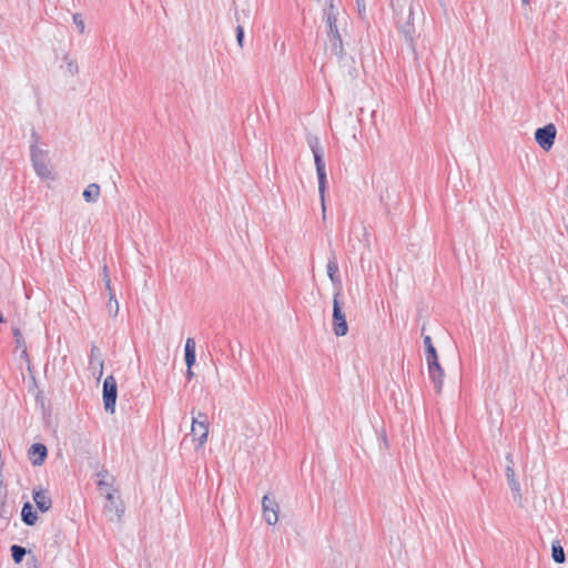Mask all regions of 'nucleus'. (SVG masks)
Segmentation results:
<instances>
[{
  "instance_id": "1",
  "label": "nucleus",
  "mask_w": 568,
  "mask_h": 568,
  "mask_svg": "<svg viewBox=\"0 0 568 568\" xmlns=\"http://www.w3.org/2000/svg\"><path fill=\"white\" fill-rule=\"evenodd\" d=\"M323 16L327 27L328 49L332 54L341 57L343 53V42L337 27L338 11L334 6V0H326Z\"/></svg>"
},
{
  "instance_id": "2",
  "label": "nucleus",
  "mask_w": 568,
  "mask_h": 568,
  "mask_svg": "<svg viewBox=\"0 0 568 568\" xmlns=\"http://www.w3.org/2000/svg\"><path fill=\"white\" fill-rule=\"evenodd\" d=\"M308 145L312 150L317 179H318V193L321 197V206H322V217L323 220L326 219V204H325V192H326V171H325V163L323 160V150L320 145V140L316 136L308 139Z\"/></svg>"
},
{
  "instance_id": "3",
  "label": "nucleus",
  "mask_w": 568,
  "mask_h": 568,
  "mask_svg": "<svg viewBox=\"0 0 568 568\" xmlns=\"http://www.w3.org/2000/svg\"><path fill=\"white\" fill-rule=\"evenodd\" d=\"M342 288L339 287L333 297V332L336 336H345L348 332L345 314L342 308Z\"/></svg>"
},
{
  "instance_id": "4",
  "label": "nucleus",
  "mask_w": 568,
  "mask_h": 568,
  "mask_svg": "<svg viewBox=\"0 0 568 568\" xmlns=\"http://www.w3.org/2000/svg\"><path fill=\"white\" fill-rule=\"evenodd\" d=\"M118 397V386L114 376H108L103 382V405L105 412L113 414L115 412V402Z\"/></svg>"
},
{
  "instance_id": "5",
  "label": "nucleus",
  "mask_w": 568,
  "mask_h": 568,
  "mask_svg": "<svg viewBox=\"0 0 568 568\" xmlns=\"http://www.w3.org/2000/svg\"><path fill=\"white\" fill-rule=\"evenodd\" d=\"M556 132L557 131L554 124H547L536 130L535 140L542 150L548 151L554 145Z\"/></svg>"
},
{
  "instance_id": "6",
  "label": "nucleus",
  "mask_w": 568,
  "mask_h": 568,
  "mask_svg": "<svg viewBox=\"0 0 568 568\" xmlns=\"http://www.w3.org/2000/svg\"><path fill=\"white\" fill-rule=\"evenodd\" d=\"M506 460L508 463V465L506 467V478H507L509 488H510V490L513 493L514 500L520 505L523 496H521V493H520V484L516 479V476H515L513 455L508 454L506 456Z\"/></svg>"
},
{
  "instance_id": "7",
  "label": "nucleus",
  "mask_w": 568,
  "mask_h": 568,
  "mask_svg": "<svg viewBox=\"0 0 568 568\" xmlns=\"http://www.w3.org/2000/svg\"><path fill=\"white\" fill-rule=\"evenodd\" d=\"M103 367H104V362L102 358L101 349L98 346L92 345L91 351H90V356H89V369L92 372V375L98 381H100V378L103 375Z\"/></svg>"
},
{
  "instance_id": "8",
  "label": "nucleus",
  "mask_w": 568,
  "mask_h": 568,
  "mask_svg": "<svg viewBox=\"0 0 568 568\" xmlns=\"http://www.w3.org/2000/svg\"><path fill=\"white\" fill-rule=\"evenodd\" d=\"M426 362H427V366H428V374H429L430 379L434 383L435 390H436V393H440L442 388H443L445 373H444L443 367L438 363V357L428 359Z\"/></svg>"
},
{
  "instance_id": "9",
  "label": "nucleus",
  "mask_w": 568,
  "mask_h": 568,
  "mask_svg": "<svg viewBox=\"0 0 568 568\" xmlns=\"http://www.w3.org/2000/svg\"><path fill=\"white\" fill-rule=\"evenodd\" d=\"M263 517L268 525H275L278 520V505L277 503L264 496L262 499Z\"/></svg>"
},
{
  "instance_id": "10",
  "label": "nucleus",
  "mask_w": 568,
  "mask_h": 568,
  "mask_svg": "<svg viewBox=\"0 0 568 568\" xmlns=\"http://www.w3.org/2000/svg\"><path fill=\"white\" fill-rule=\"evenodd\" d=\"M32 497H33V501L36 503L37 508L41 513H47L51 509L52 499H51L49 490L42 489V488L33 489Z\"/></svg>"
},
{
  "instance_id": "11",
  "label": "nucleus",
  "mask_w": 568,
  "mask_h": 568,
  "mask_svg": "<svg viewBox=\"0 0 568 568\" xmlns=\"http://www.w3.org/2000/svg\"><path fill=\"white\" fill-rule=\"evenodd\" d=\"M191 435L193 436V440L197 442V448H201L207 440L209 424L192 420Z\"/></svg>"
},
{
  "instance_id": "12",
  "label": "nucleus",
  "mask_w": 568,
  "mask_h": 568,
  "mask_svg": "<svg viewBox=\"0 0 568 568\" xmlns=\"http://www.w3.org/2000/svg\"><path fill=\"white\" fill-rule=\"evenodd\" d=\"M414 9L410 6L408 10L407 21L399 26V32L403 34L406 42L414 49V36H415V26L413 22Z\"/></svg>"
},
{
  "instance_id": "13",
  "label": "nucleus",
  "mask_w": 568,
  "mask_h": 568,
  "mask_svg": "<svg viewBox=\"0 0 568 568\" xmlns=\"http://www.w3.org/2000/svg\"><path fill=\"white\" fill-rule=\"evenodd\" d=\"M104 497L106 499L105 510L113 513L115 517L120 519L124 513V507L120 497L115 496V493H108Z\"/></svg>"
},
{
  "instance_id": "14",
  "label": "nucleus",
  "mask_w": 568,
  "mask_h": 568,
  "mask_svg": "<svg viewBox=\"0 0 568 568\" xmlns=\"http://www.w3.org/2000/svg\"><path fill=\"white\" fill-rule=\"evenodd\" d=\"M31 159L37 174L41 178H48L50 175V171L47 166L45 159L42 152L32 150Z\"/></svg>"
},
{
  "instance_id": "15",
  "label": "nucleus",
  "mask_w": 568,
  "mask_h": 568,
  "mask_svg": "<svg viewBox=\"0 0 568 568\" xmlns=\"http://www.w3.org/2000/svg\"><path fill=\"white\" fill-rule=\"evenodd\" d=\"M47 454L48 450L43 444L36 443L29 448V457L34 466L42 465Z\"/></svg>"
},
{
  "instance_id": "16",
  "label": "nucleus",
  "mask_w": 568,
  "mask_h": 568,
  "mask_svg": "<svg viewBox=\"0 0 568 568\" xmlns=\"http://www.w3.org/2000/svg\"><path fill=\"white\" fill-rule=\"evenodd\" d=\"M327 275H328L329 280L332 281V283L334 284V286L336 287V291L339 287L342 288L341 278L338 276V264H337L335 256L329 258V261L327 263Z\"/></svg>"
},
{
  "instance_id": "17",
  "label": "nucleus",
  "mask_w": 568,
  "mask_h": 568,
  "mask_svg": "<svg viewBox=\"0 0 568 568\" xmlns=\"http://www.w3.org/2000/svg\"><path fill=\"white\" fill-rule=\"evenodd\" d=\"M21 517L22 521L28 526H33L38 520L37 513L33 510V506L30 503L23 504L21 509Z\"/></svg>"
},
{
  "instance_id": "18",
  "label": "nucleus",
  "mask_w": 568,
  "mask_h": 568,
  "mask_svg": "<svg viewBox=\"0 0 568 568\" xmlns=\"http://www.w3.org/2000/svg\"><path fill=\"white\" fill-rule=\"evenodd\" d=\"M195 341L192 337H189L185 342V363L189 368H191L195 363Z\"/></svg>"
},
{
  "instance_id": "19",
  "label": "nucleus",
  "mask_w": 568,
  "mask_h": 568,
  "mask_svg": "<svg viewBox=\"0 0 568 568\" xmlns=\"http://www.w3.org/2000/svg\"><path fill=\"white\" fill-rule=\"evenodd\" d=\"M83 199L88 203H95L100 196V186L97 183L89 184L83 191Z\"/></svg>"
},
{
  "instance_id": "20",
  "label": "nucleus",
  "mask_w": 568,
  "mask_h": 568,
  "mask_svg": "<svg viewBox=\"0 0 568 568\" xmlns=\"http://www.w3.org/2000/svg\"><path fill=\"white\" fill-rule=\"evenodd\" d=\"M115 477L108 478L106 480H97V486L101 495L105 496L108 493H116L114 488Z\"/></svg>"
},
{
  "instance_id": "21",
  "label": "nucleus",
  "mask_w": 568,
  "mask_h": 568,
  "mask_svg": "<svg viewBox=\"0 0 568 568\" xmlns=\"http://www.w3.org/2000/svg\"><path fill=\"white\" fill-rule=\"evenodd\" d=\"M551 556L557 564H562L566 560L565 551L559 541L552 542Z\"/></svg>"
},
{
  "instance_id": "22",
  "label": "nucleus",
  "mask_w": 568,
  "mask_h": 568,
  "mask_svg": "<svg viewBox=\"0 0 568 568\" xmlns=\"http://www.w3.org/2000/svg\"><path fill=\"white\" fill-rule=\"evenodd\" d=\"M13 336H14V341H16V347L18 349H21V355L22 356H27V345H26V342H24V338L22 336V333L20 332L19 328H13Z\"/></svg>"
},
{
  "instance_id": "23",
  "label": "nucleus",
  "mask_w": 568,
  "mask_h": 568,
  "mask_svg": "<svg viewBox=\"0 0 568 568\" xmlns=\"http://www.w3.org/2000/svg\"><path fill=\"white\" fill-rule=\"evenodd\" d=\"M235 20L237 22V26L244 27V24L248 23V21L251 20V9L247 7L243 8L241 11H236Z\"/></svg>"
},
{
  "instance_id": "24",
  "label": "nucleus",
  "mask_w": 568,
  "mask_h": 568,
  "mask_svg": "<svg viewBox=\"0 0 568 568\" xmlns=\"http://www.w3.org/2000/svg\"><path fill=\"white\" fill-rule=\"evenodd\" d=\"M424 345H425L426 361L437 358L436 348L433 345L430 336L426 335L424 337Z\"/></svg>"
},
{
  "instance_id": "25",
  "label": "nucleus",
  "mask_w": 568,
  "mask_h": 568,
  "mask_svg": "<svg viewBox=\"0 0 568 568\" xmlns=\"http://www.w3.org/2000/svg\"><path fill=\"white\" fill-rule=\"evenodd\" d=\"M26 554H27V551H26V549L22 546H19V545L11 546V556H12V559L17 564L22 561V559L26 556Z\"/></svg>"
},
{
  "instance_id": "26",
  "label": "nucleus",
  "mask_w": 568,
  "mask_h": 568,
  "mask_svg": "<svg viewBox=\"0 0 568 568\" xmlns=\"http://www.w3.org/2000/svg\"><path fill=\"white\" fill-rule=\"evenodd\" d=\"M106 308H108V312L113 316H116L119 313V303H118L113 292H111V294L109 296V302L106 304Z\"/></svg>"
},
{
  "instance_id": "27",
  "label": "nucleus",
  "mask_w": 568,
  "mask_h": 568,
  "mask_svg": "<svg viewBox=\"0 0 568 568\" xmlns=\"http://www.w3.org/2000/svg\"><path fill=\"white\" fill-rule=\"evenodd\" d=\"M64 61L67 62L68 72L72 75H75L79 72L77 62L72 59H69L68 57L64 58Z\"/></svg>"
},
{
  "instance_id": "28",
  "label": "nucleus",
  "mask_w": 568,
  "mask_h": 568,
  "mask_svg": "<svg viewBox=\"0 0 568 568\" xmlns=\"http://www.w3.org/2000/svg\"><path fill=\"white\" fill-rule=\"evenodd\" d=\"M192 420H196L203 424H209L207 415L203 412H197L196 415H194V412H192Z\"/></svg>"
},
{
  "instance_id": "29",
  "label": "nucleus",
  "mask_w": 568,
  "mask_h": 568,
  "mask_svg": "<svg viewBox=\"0 0 568 568\" xmlns=\"http://www.w3.org/2000/svg\"><path fill=\"white\" fill-rule=\"evenodd\" d=\"M73 22L77 26L80 33L84 32V21L82 20L81 16L75 13L73 14Z\"/></svg>"
},
{
  "instance_id": "30",
  "label": "nucleus",
  "mask_w": 568,
  "mask_h": 568,
  "mask_svg": "<svg viewBox=\"0 0 568 568\" xmlns=\"http://www.w3.org/2000/svg\"><path fill=\"white\" fill-rule=\"evenodd\" d=\"M244 40V28L243 26H236V41L240 48H243Z\"/></svg>"
},
{
  "instance_id": "31",
  "label": "nucleus",
  "mask_w": 568,
  "mask_h": 568,
  "mask_svg": "<svg viewBox=\"0 0 568 568\" xmlns=\"http://www.w3.org/2000/svg\"><path fill=\"white\" fill-rule=\"evenodd\" d=\"M103 278H104V282H105V287L109 291V295H110L111 292H113V291L111 288V280H110L109 274H108L106 265L103 266Z\"/></svg>"
},
{
  "instance_id": "32",
  "label": "nucleus",
  "mask_w": 568,
  "mask_h": 568,
  "mask_svg": "<svg viewBox=\"0 0 568 568\" xmlns=\"http://www.w3.org/2000/svg\"><path fill=\"white\" fill-rule=\"evenodd\" d=\"M95 476L98 477V480H106L108 478H114L113 475H111L106 469L99 470Z\"/></svg>"
},
{
  "instance_id": "33",
  "label": "nucleus",
  "mask_w": 568,
  "mask_h": 568,
  "mask_svg": "<svg viewBox=\"0 0 568 568\" xmlns=\"http://www.w3.org/2000/svg\"><path fill=\"white\" fill-rule=\"evenodd\" d=\"M357 11L361 17H364L366 13V4L365 0H356Z\"/></svg>"
},
{
  "instance_id": "34",
  "label": "nucleus",
  "mask_w": 568,
  "mask_h": 568,
  "mask_svg": "<svg viewBox=\"0 0 568 568\" xmlns=\"http://www.w3.org/2000/svg\"><path fill=\"white\" fill-rule=\"evenodd\" d=\"M186 377H187L189 381H191L193 378V372L189 367H187V371H186Z\"/></svg>"
},
{
  "instance_id": "35",
  "label": "nucleus",
  "mask_w": 568,
  "mask_h": 568,
  "mask_svg": "<svg viewBox=\"0 0 568 568\" xmlns=\"http://www.w3.org/2000/svg\"><path fill=\"white\" fill-rule=\"evenodd\" d=\"M523 2H524V3H528V2H529V0H523Z\"/></svg>"
}]
</instances>
